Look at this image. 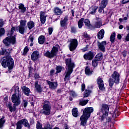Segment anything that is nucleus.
<instances>
[{
	"label": "nucleus",
	"mask_w": 129,
	"mask_h": 129,
	"mask_svg": "<svg viewBox=\"0 0 129 129\" xmlns=\"http://www.w3.org/2000/svg\"><path fill=\"white\" fill-rule=\"evenodd\" d=\"M17 129H22V124L20 122V121L17 123Z\"/></svg>",
	"instance_id": "nucleus-47"
},
{
	"label": "nucleus",
	"mask_w": 129,
	"mask_h": 129,
	"mask_svg": "<svg viewBox=\"0 0 129 129\" xmlns=\"http://www.w3.org/2000/svg\"><path fill=\"white\" fill-rule=\"evenodd\" d=\"M126 51L124 50V51L122 52V54L123 55V57H126Z\"/></svg>",
	"instance_id": "nucleus-56"
},
{
	"label": "nucleus",
	"mask_w": 129,
	"mask_h": 129,
	"mask_svg": "<svg viewBox=\"0 0 129 129\" xmlns=\"http://www.w3.org/2000/svg\"><path fill=\"white\" fill-rule=\"evenodd\" d=\"M83 23H84V18H81L78 22V25L79 29H81L83 26Z\"/></svg>",
	"instance_id": "nucleus-35"
},
{
	"label": "nucleus",
	"mask_w": 129,
	"mask_h": 129,
	"mask_svg": "<svg viewBox=\"0 0 129 129\" xmlns=\"http://www.w3.org/2000/svg\"><path fill=\"white\" fill-rule=\"evenodd\" d=\"M90 91L86 90L84 94V98L85 97H88L89 96V95L90 94Z\"/></svg>",
	"instance_id": "nucleus-39"
},
{
	"label": "nucleus",
	"mask_w": 129,
	"mask_h": 129,
	"mask_svg": "<svg viewBox=\"0 0 129 129\" xmlns=\"http://www.w3.org/2000/svg\"><path fill=\"white\" fill-rule=\"evenodd\" d=\"M7 106L9 109L10 111H11V112H13V111H15L16 110L15 107H14V108H13V106H12V103H7Z\"/></svg>",
	"instance_id": "nucleus-29"
},
{
	"label": "nucleus",
	"mask_w": 129,
	"mask_h": 129,
	"mask_svg": "<svg viewBox=\"0 0 129 129\" xmlns=\"http://www.w3.org/2000/svg\"><path fill=\"white\" fill-rule=\"evenodd\" d=\"M11 51H12V49L11 48L8 49L2 48L1 51V55H5L6 56L1 59V65L4 68L8 67L9 71L12 70L14 68V59L10 56Z\"/></svg>",
	"instance_id": "nucleus-2"
},
{
	"label": "nucleus",
	"mask_w": 129,
	"mask_h": 129,
	"mask_svg": "<svg viewBox=\"0 0 129 129\" xmlns=\"http://www.w3.org/2000/svg\"><path fill=\"white\" fill-rule=\"evenodd\" d=\"M93 110L92 107H87L84 110L83 114L80 118L81 125L84 127L87 125V120H88V118L90 117V114H91V113L93 112Z\"/></svg>",
	"instance_id": "nucleus-4"
},
{
	"label": "nucleus",
	"mask_w": 129,
	"mask_h": 129,
	"mask_svg": "<svg viewBox=\"0 0 129 129\" xmlns=\"http://www.w3.org/2000/svg\"><path fill=\"white\" fill-rule=\"evenodd\" d=\"M98 38L99 40H101L102 39H103V37H104V30L101 29L97 34Z\"/></svg>",
	"instance_id": "nucleus-24"
},
{
	"label": "nucleus",
	"mask_w": 129,
	"mask_h": 129,
	"mask_svg": "<svg viewBox=\"0 0 129 129\" xmlns=\"http://www.w3.org/2000/svg\"><path fill=\"white\" fill-rule=\"evenodd\" d=\"M109 111V106L107 104H102L101 108V112L103 115L101 118V121H103L105 117L108 115V111Z\"/></svg>",
	"instance_id": "nucleus-9"
},
{
	"label": "nucleus",
	"mask_w": 129,
	"mask_h": 129,
	"mask_svg": "<svg viewBox=\"0 0 129 129\" xmlns=\"http://www.w3.org/2000/svg\"><path fill=\"white\" fill-rule=\"evenodd\" d=\"M95 54L93 53L92 51H89L84 55V58L85 60H92L93 58H94Z\"/></svg>",
	"instance_id": "nucleus-13"
},
{
	"label": "nucleus",
	"mask_w": 129,
	"mask_h": 129,
	"mask_svg": "<svg viewBox=\"0 0 129 129\" xmlns=\"http://www.w3.org/2000/svg\"><path fill=\"white\" fill-rule=\"evenodd\" d=\"M48 33H49V35H52V33H53L52 28L50 27L48 28Z\"/></svg>",
	"instance_id": "nucleus-51"
},
{
	"label": "nucleus",
	"mask_w": 129,
	"mask_h": 129,
	"mask_svg": "<svg viewBox=\"0 0 129 129\" xmlns=\"http://www.w3.org/2000/svg\"><path fill=\"white\" fill-rule=\"evenodd\" d=\"M22 103L23 104L24 107L26 108L28 105V101H27V100H23Z\"/></svg>",
	"instance_id": "nucleus-46"
},
{
	"label": "nucleus",
	"mask_w": 129,
	"mask_h": 129,
	"mask_svg": "<svg viewBox=\"0 0 129 129\" xmlns=\"http://www.w3.org/2000/svg\"><path fill=\"white\" fill-rule=\"evenodd\" d=\"M6 33V30H5V28H0V37H2V36H4L5 34Z\"/></svg>",
	"instance_id": "nucleus-41"
},
{
	"label": "nucleus",
	"mask_w": 129,
	"mask_h": 129,
	"mask_svg": "<svg viewBox=\"0 0 129 129\" xmlns=\"http://www.w3.org/2000/svg\"><path fill=\"white\" fill-rule=\"evenodd\" d=\"M110 41L112 44H113V43L115 42V32H113L111 34L110 37Z\"/></svg>",
	"instance_id": "nucleus-34"
},
{
	"label": "nucleus",
	"mask_w": 129,
	"mask_h": 129,
	"mask_svg": "<svg viewBox=\"0 0 129 129\" xmlns=\"http://www.w3.org/2000/svg\"><path fill=\"white\" fill-rule=\"evenodd\" d=\"M55 69L56 70V74H58V73H60L62 71V68L61 66H57Z\"/></svg>",
	"instance_id": "nucleus-40"
},
{
	"label": "nucleus",
	"mask_w": 129,
	"mask_h": 129,
	"mask_svg": "<svg viewBox=\"0 0 129 129\" xmlns=\"http://www.w3.org/2000/svg\"><path fill=\"white\" fill-rule=\"evenodd\" d=\"M66 63L67 68L64 73V80L66 83L70 80V77L72 72H73V68H74V63L71 60V58H67L66 59Z\"/></svg>",
	"instance_id": "nucleus-3"
},
{
	"label": "nucleus",
	"mask_w": 129,
	"mask_h": 129,
	"mask_svg": "<svg viewBox=\"0 0 129 129\" xmlns=\"http://www.w3.org/2000/svg\"><path fill=\"white\" fill-rule=\"evenodd\" d=\"M55 73V70H51L50 71V75L51 76H53V75H54V74Z\"/></svg>",
	"instance_id": "nucleus-53"
},
{
	"label": "nucleus",
	"mask_w": 129,
	"mask_h": 129,
	"mask_svg": "<svg viewBox=\"0 0 129 129\" xmlns=\"http://www.w3.org/2000/svg\"><path fill=\"white\" fill-rule=\"evenodd\" d=\"M58 53V47L56 46H53L52 49L50 51L47 50L44 53V56L47 57V58H49L50 59L54 58Z\"/></svg>",
	"instance_id": "nucleus-8"
},
{
	"label": "nucleus",
	"mask_w": 129,
	"mask_h": 129,
	"mask_svg": "<svg viewBox=\"0 0 129 129\" xmlns=\"http://www.w3.org/2000/svg\"><path fill=\"white\" fill-rule=\"evenodd\" d=\"M46 83L49 86V88L51 90H55L58 87V83L57 82H51L49 80H46Z\"/></svg>",
	"instance_id": "nucleus-12"
},
{
	"label": "nucleus",
	"mask_w": 129,
	"mask_h": 129,
	"mask_svg": "<svg viewBox=\"0 0 129 129\" xmlns=\"http://www.w3.org/2000/svg\"><path fill=\"white\" fill-rule=\"evenodd\" d=\"M88 101H89V100H84L83 99H81L79 100V104L82 106H84V105H86L87 103H88Z\"/></svg>",
	"instance_id": "nucleus-27"
},
{
	"label": "nucleus",
	"mask_w": 129,
	"mask_h": 129,
	"mask_svg": "<svg viewBox=\"0 0 129 129\" xmlns=\"http://www.w3.org/2000/svg\"><path fill=\"white\" fill-rule=\"evenodd\" d=\"M71 13L73 17H74V11L73 10H71Z\"/></svg>",
	"instance_id": "nucleus-64"
},
{
	"label": "nucleus",
	"mask_w": 129,
	"mask_h": 129,
	"mask_svg": "<svg viewBox=\"0 0 129 129\" xmlns=\"http://www.w3.org/2000/svg\"><path fill=\"white\" fill-rule=\"evenodd\" d=\"M96 60L98 61H101L102 59L103 58V55L102 54V53L99 52L96 55Z\"/></svg>",
	"instance_id": "nucleus-32"
},
{
	"label": "nucleus",
	"mask_w": 129,
	"mask_h": 129,
	"mask_svg": "<svg viewBox=\"0 0 129 129\" xmlns=\"http://www.w3.org/2000/svg\"><path fill=\"white\" fill-rule=\"evenodd\" d=\"M119 29L120 30H122V29H123V26H122V25H120V26H119Z\"/></svg>",
	"instance_id": "nucleus-61"
},
{
	"label": "nucleus",
	"mask_w": 129,
	"mask_h": 129,
	"mask_svg": "<svg viewBox=\"0 0 129 129\" xmlns=\"http://www.w3.org/2000/svg\"><path fill=\"white\" fill-rule=\"evenodd\" d=\"M46 40V37L43 35H41L38 38V43L41 45H43L44 43H45V41Z\"/></svg>",
	"instance_id": "nucleus-25"
},
{
	"label": "nucleus",
	"mask_w": 129,
	"mask_h": 129,
	"mask_svg": "<svg viewBox=\"0 0 129 129\" xmlns=\"http://www.w3.org/2000/svg\"><path fill=\"white\" fill-rule=\"evenodd\" d=\"M5 25V22L3 19H0V28H3Z\"/></svg>",
	"instance_id": "nucleus-48"
},
{
	"label": "nucleus",
	"mask_w": 129,
	"mask_h": 129,
	"mask_svg": "<svg viewBox=\"0 0 129 129\" xmlns=\"http://www.w3.org/2000/svg\"><path fill=\"white\" fill-rule=\"evenodd\" d=\"M19 122H20L21 125L23 124L25 126L30 129V124H29V122L28 121V120L26 119H22L19 120Z\"/></svg>",
	"instance_id": "nucleus-19"
},
{
	"label": "nucleus",
	"mask_w": 129,
	"mask_h": 129,
	"mask_svg": "<svg viewBox=\"0 0 129 129\" xmlns=\"http://www.w3.org/2000/svg\"><path fill=\"white\" fill-rule=\"evenodd\" d=\"M83 36H84V38H86L87 40H90V36L89 35L87 34V33H84Z\"/></svg>",
	"instance_id": "nucleus-45"
},
{
	"label": "nucleus",
	"mask_w": 129,
	"mask_h": 129,
	"mask_svg": "<svg viewBox=\"0 0 129 129\" xmlns=\"http://www.w3.org/2000/svg\"><path fill=\"white\" fill-rule=\"evenodd\" d=\"M44 129H52V127L50 124H48L44 127Z\"/></svg>",
	"instance_id": "nucleus-52"
},
{
	"label": "nucleus",
	"mask_w": 129,
	"mask_h": 129,
	"mask_svg": "<svg viewBox=\"0 0 129 129\" xmlns=\"http://www.w3.org/2000/svg\"><path fill=\"white\" fill-rule=\"evenodd\" d=\"M119 115V111L117 109H115L113 112V117H117Z\"/></svg>",
	"instance_id": "nucleus-38"
},
{
	"label": "nucleus",
	"mask_w": 129,
	"mask_h": 129,
	"mask_svg": "<svg viewBox=\"0 0 129 129\" xmlns=\"http://www.w3.org/2000/svg\"><path fill=\"white\" fill-rule=\"evenodd\" d=\"M76 28L74 27H72L71 28V32L74 33V34H75L76 33Z\"/></svg>",
	"instance_id": "nucleus-49"
},
{
	"label": "nucleus",
	"mask_w": 129,
	"mask_h": 129,
	"mask_svg": "<svg viewBox=\"0 0 129 129\" xmlns=\"http://www.w3.org/2000/svg\"><path fill=\"white\" fill-rule=\"evenodd\" d=\"M70 94V95L73 96V97H77V93H76L74 91H71Z\"/></svg>",
	"instance_id": "nucleus-43"
},
{
	"label": "nucleus",
	"mask_w": 129,
	"mask_h": 129,
	"mask_svg": "<svg viewBox=\"0 0 129 129\" xmlns=\"http://www.w3.org/2000/svg\"><path fill=\"white\" fill-rule=\"evenodd\" d=\"M27 27L29 30H32L35 27V23L33 21H29L27 23Z\"/></svg>",
	"instance_id": "nucleus-28"
},
{
	"label": "nucleus",
	"mask_w": 129,
	"mask_h": 129,
	"mask_svg": "<svg viewBox=\"0 0 129 129\" xmlns=\"http://www.w3.org/2000/svg\"><path fill=\"white\" fill-rule=\"evenodd\" d=\"M126 41H129V32L125 38Z\"/></svg>",
	"instance_id": "nucleus-59"
},
{
	"label": "nucleus",
	"mask_w": 129,
	"mask_h": 129,
	"mask_svg": "<svg viewBox=\"0 0 129 129\" xmlns=\"http://www.w3.org/2000/svg\"><path fill=\"white\" fill-rule=\"evenodd\" d=\"M117 38V39H118V40H120L121 39V35L118 34Z\"/></svg>",
	"instance_id": "nucleus-58"
},
{
	"label": "nucleus",
	"mask_w": 129,
	"mask_h": 129,
	"mask_svg": "<svg viewBox=\"0 0 129 129\" xmlns=\"http://www.w3.org/2000/svg\"><path fill=\"white\" fill-rule=\"evenodd\" d=\"M35 87L38 92L42 91V88H41V86L38 84V81L35 82Z\"/></svg>",
	"instance_id": "nucleus-33"
},
{
	"label": "nucleus",
	"mask_w": 129,
	"mask_h": 129,
	"mask_svg": "<svg viewBox=\"0 0 129 129\" xmlns=\"http://www.w3.org/2000/svg\"><path fill=\"white\" fill-rule=\"evenodd\" d=\"M46 20H47V15L44 12H40V22L41 23L44 25L46 23Z\"/></svg>",
	"instance_id": "nucleus-17"
},
{
	"label": "nucleus",
	"mask_w": 129,
	"mask_h": 129,
	"mask_svg": "<svg viewBox=\"0 0 129 129\" xmlns=\"http://www.w3.org/2000/svg\"><path fill=\"white\" fill-rule=\"evenodd\" d=\"M53 13H54L55 15H56L57 16H60V15H62V14H63V11H62L60 8L56 7L54 8Z\"/></svg>",
	"instance_id": "nucleus-21"
},
{
	"label": "nucleus",
	"mask_w": 129,
	"mask_h": 129,
	"mask_svg": "<svg viewBox=\"0 0 129 129\" xmlns=\"http://www.w3.org/2000/svg\"><path fill=\"white\" fill-rule=\"evenodd\" d=\"M97 9H98V7H96V6L92 7L90 9L91 12L90 14H91V15H95V14L96 13V11L97 10Z\"/></svg>",
	"instance_id": "nucleus-31"
},
{
	"label": "nucleus",
	"mask_w": 129,
	"mask_h": 129,
	"mask_svg": "<svg viewBox=\"0 0 129 129\" xmlns=\"http://www.w3.org/2000/svg\"><path fill=\"white\" fill-rule=\"evenodd\" d=\"M57 93H61V92H62V90H61V89H59L57 90Z\"/></svg>",
	"instance_id": "nucleus-62"
},
{
	"label": "nucleus",
	"mask_w": 129,
	"mask_h": 129,
	"mask_svg": "<svg viewBox=\"0 0 129 129\" xmlns=\"http://www.w3.org/2000/svg\"><path fill=\"white\" fill-rule=\"evenodd\" d=\"M97 46L101 51L104 52L105 51V46H106V41H102L101 42H98Z\"/></svg>",
	"instance_id": "nucleus-15"
},
{
	"label": "nucleus",
	"mask_w": 129,
	"mask_h": 129,
	"mask_svg": "<svg viewBox=\"0 0 129 129\" xmlns=\"http://www.w3.org/2000/svg\"><path fill=\"white\" fill-rule=\"evenodd\" d=\"M15 93L12 96V101L14 103L15 106H18L21 104V97L22 96L19 86L15 87Z\"/></svg>",
	"instance_id": "nucleus-5"
},
{
	"label": "nucleus",
	"mask_w": 129,
	"mask_h": 129,
	"mask_svg": "<svg viewBox=\"0 0 129 129\" xmlns=\"http://www.w3.org/2000/svg\"><path fill=\"white\" fill-rule=\"evenodd\" d=\"M18 8L20 11V13H21V14H24V13H25L27 9L26 8V7H25V5H24L23 4H20L18 5Z\"/></svg>",
	"instance_id": "nucleus-20"
},
{
	"label": "nucleus",
	"mask_w": 129,
	"mask_h": 129,
	"mask_svg": "<svg viewBox=\"0 0 129 129\" xmlns=\"http://www.w3.org/2000/svg\"><path fill=\"white\" fill-rule=\"evenodd\" d=\"M22 90L23 91V93L25 95H27V96H30V93L31 92V90L29 88L26 87V86H23L22 88Z\"/></svg>",
	"instance_id": "nucleus-18"
},
{
	"label": "nucleus",
	"mask_w": 129,
	"mask_h": 129,
	"mask_svg": "<svg viewBox=\"0 0 129 129\" xmlns=\"http://www.w3.org/2000/svg\"><path fill=\"white\" fill-rule=\"evenodd\" d=\"M28 52H29V48L28 47V46H26L24 49L23 55L25 56V55H26V54H27Z\"/></svg>",
	"instance_id": "nucleus-44"
},
{
	"label": "nucleus",
	"mask_w": 129,
	"mask_h": 129,
	"mask_svg": "<svg viewBox=\"0 0 129 129\" xmlns=\"http://www.w3.org/2000/svg\"><path fill=\"white\" fill-rule=\"evenodd\" d=\"M84 24L86 26V27H87V28H88V29H89V28H90V21H89V20L88 19H85L84 20Z\"/></svg>",
	"instance_id": "nucleus-36"
},
{
	"label": "nucleus",
	"mask_w": 129,
	"mask_h": 129,
	"mask_svg": "<svg viewBox=\"0 0 129 129\" xmlns=\"http://www.w3.org/2000/svg\"><path fill=\"white\" fill-rule=\"evenodd\" d=\"M98 60H97V59H93L92 60V66L93 67H96L98 64Z\"/></svg>",
	"instance_id": "nucleus-42"
},
{
	"label": "nucleus",
	"mask_w": 129,
	"mask_h": 129,
	"mask_svg": "<svg viewBox=\"0 0 129 129\" xmlns=\"http://www.w3.org/2000/svg\"><path fill=\"white\" fill-rule=\"evenodd\" d=\"M72 114L74 117L78 116V109L77 108H74L72 110Z\"/></svg>",
	"instance_id": "nucleus-30"
},
{
	"label": "nucleus",
	"mask_w": 129,
	"mask_h": 129,
	"mask_svg": "<svg viewBox=\"0 0 129 129\" xmlns=\"http://www.w3.org/2000/svg\"><path fill=\"white\" fill-rule=\"evenodd\" d=\"M5 119V116H2V117L0 119V128H2L3 126H4V124L5 122H6V120Z\"/></svg>",
	"instance_id": "nucleus-37"
},
{
	"label": "nucleus",
	"mask_w": 129,
	"mask_h": 129,
	"mask_svg": "<svg viewBox=\"0 0 129 129\" xmlns=\"http://www.w3.org/2000/svg\"><path fill=\"white\" fill-rule=\"evenodd\" d=\"M107 4H108V0H102L101 3L99 4V6L100 7L105 9L107 6Z\"/></svg>",
	"instance_id": "nucleus-26"
},
{
	"label": "nucleus",
	"mask_w": 129,
	"mask_h": 129,
	"mask_svg": "<svg viewBox=\"0 0 129 129\" xmlns=\"http://www.w3.org/2000/svg\"><path fill=\"white\" fill-rule=\"evenodd\" d=\"M97 84L99 85V89L100 90L103 91V90L105 89V88H104V84L103 83V80H102V79L99 77L97 79Z\"/></svg>",
	"instance_id": "nucleus-14"
},
{
	"label": "nucleus",
	"mask_w": 129,
	"mask_h": 129,
	"mask_svg": "<svg viewBox=\"0 0 129 129\" xmlns=\"http://www.w3.org/2000/svg\"><path fill=\"white\" fill-rule=\"evenodd\" d=\"M102 26V21L101 19H99L94 24V27L97 29H99Z\"/></svg>",
	"instance_id": "nucleus-23"
},
{
	"label": "nucleus",
	"mask_w": 129,
	"mask_h": 129,
	"mask_svg": "<svg viewBox=\"0 0 129 129\" xmlns=\"http://www.w3.org/2000/svg\"><path fill=\"white\" fill-rule=\"evenodd\" d=\"M27 25V20H21L20 21V25L16 28L12 27L11 28V32L8 34V37H7L4 40H3V43L6 46H10L12 45H15L17 40H16V35L13 36L15 31L19 32L21 35H24L25 33V30H26V26Z\"/></svg>",
	"instance_id": "nucleus-1"
},
{
	"label": "nucleus",
	"mask_w": 129,
	"mask_h": 129,
	"mask_svg": "<svg viewBox=\"0 0 129 129\" xmlns=\"http://www.w3.org/2000/svg\"><path fill=\"white\" fill-rule=\"evenodd\" d=\"M30 41L31 42V43H33V42L34 41V38L30 37Z\"/></svg>",
	"instance_id": "nucleus-63"
},
{
	"label": "nucleus",
	"mask_w": 129,
	"mask_h": 129,
	"mask_svg": "<svg viewBox=\"0 0 129 129\" xmlns=\"http://www.w3.org/2000/svg\"><path fill=\"white\" fill-rule=\"evenodd\" d=\"M40 57V53L38 51H34L31 54V60L32 61H37Z\"/></svg>",
	"instance_id": "nucleus-16"
},
{
	"label": "nucleus",
	"mask_w": 129,
	"mask_h": 129,
	"mask_svg": "<svg viewBox=\"0 0 129 129\" xmlns=\"http://www.w3.org/2000/svg\"><path fill=\"white\" fill-rule=\"evenodd\" d=\"M68 16H66L63 18H61L60 21V25L61 28L62 29H67V26H68Z\"/></svg>",
	"instance_id": "nucleus-11"
},
{
	"label": "nucleus",
	"mask_w": 129,
	"mask_h": 129,
	"mask_svg": "<svg viewBox=\"0 0 129 129\" xmlns=\"http://www.w3.org/2000/svg\"><path fill=\"white\" fill-rule=\"evenodd\" d=\"M111 77L112 78H110L109 80V84L110 87H112L114 83L116 84L119 83V77H120V75H119L118 72L114 71L111 75Z\"/></svg>",
	"instance_id": "nucleus-6"
},
{
	"label": "nucleus",
	"mask_w": 129,
	"mask_h": 129,
	"mask_svg": "<svg viewBox=\"0 0 129 129\" xmlns=\"http://www.w3.org/2000/svg\"><path fill=\"white\" fill-rule=\"evenodd\" d=\"M127 3H129V0H122L121 2V4H122V5L127 4Z\"/></svg>",
	"instance_id": "nucleus-54"
},
{
	"label": "nucleus",
	"mask_w": 129,
	"mask_h": 129,
	"mask_svg": "<svg viewBox=\"0 0 129 129\" xmlns=\"http://www.w3.org/2000/svg\"><path fill=\"white\" fill-rule=\"evenodd\" d=\"M104 8L101 7V6H99V9H98V12L99 13H102V11L104 10Z\"/></svg>",
	"instance_id": "nucleus-50"
},
{
	"label": "nucleus",
	"mask_w": 129,
	"mask_h": 129,
	"mask_svg": "<svg viewBox=\"0 0 129 129\" xmlns=\"http://www.w3.org/2000/svg\"><path fill=\"white\" fill-rule=\"evenodd\" d=\"M81 87H82V91L83 92L84 91V90L85 89V84H82Z\"/></svg>",
	"instance_id": "nucleus-55"
},
{
	"label": "nucleus",
	"mask_w": 129,
	"mask_h": 129,
	"mask_svg": "<svg viewBox=\"0 0 129 129\" xmlns=\"http://www.w3.org/2000/svg\"><path fill=\"white\" fill-rule=\"evenodd\" d=\"M70 44L69 45L70 51H74L76 48H77V46H78V41L77 39H74L70 40Z\"/></svg>",
	"instance_id": "nucleus-10"
},
{
	"label": "nucleus",
	"mask_w": 129,
	"mask_h": 129,
	"mask_svg": "<svg viewBox=\"0 0 129 129\" xmlns=\"http://www.w3.org/2000/svg\"><path fill=\"white\" fill-rule=\"evenodd\" d=\"M87 48H88V45H87L86 47L83 49V52L87 51Z\"/></svg>",
	"instance_id": "nucleus-60"
},
{
	"label": "nucleus",
	"mask_w": 129,
	"mask_h": 129,
	"mask_svg": "<svg viewBox=\"0 0 129 129\" xmlns=\"http://www.w3.org/2000/svg\"><path fill=\"white\" fill-rule=\"evenodd\" d=\"M41 112L44 115H50L51 113V103L50 102L47 100L44 102Z\"/></svg>",
	"instance_id": "nucleus-7"
},
{
	"label": "nucleus",
	"mask_w": 129,
	"mask_h": 129,
	"mask_svg": "<svg viewBox=\"0 0 129 129\" xmlns=\"http://www.w3.org/2000/svg\"><path fill=\"white\" fill-rule=\"evenodd\" d=\"M85 74L88 76H90V75H92L93 70H90V68H89V67H87L85 69Z\"/></svg>",
	"instance_id": "nucleus-22"
},
{
	"label": "nucleus",
	"mask_w": 129,
	"mask_h": 129,
	"mask_svg": "<svg viewBox=\"0 0 129 129\" xmlns=\"http://www.w3.org/2000/svg\"><path fill=\"white\" fill-rule=\"evenodd\" d=\"M111 120V119L110 118V117H108L106 119V122H110Z\"/></svg>",
	"instance_id": "nucleus-57"
}]
</instances>
